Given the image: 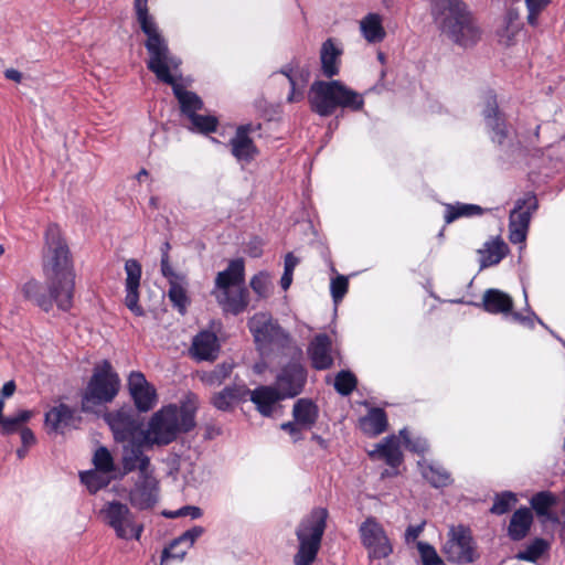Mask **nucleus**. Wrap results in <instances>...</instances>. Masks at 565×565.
Segmentation results:
<instances>
[{
	"mask_svg": "<svg viewBox=\"0 0 565 565\" xmlns=\"http://www.w3.org/2000/svg\"><path fill=\"white\" fill-rule=\"evenodd\" d=\"M81 481L87 487L90 493H95L109 484L114 476L94 469L81 472Z\"/></svg>",
	"mask_w": 565,
	"mask_h": 565,
	"instance_id": "nucleus-42",
	"label": "nucleus"
},
{
	"mask_svg": "<svg viewBox=\"0 0 565 565\" xmlns=\"http://www.w3.org/2000/svg\"><path fill=\"white\" fill-rule=\"evenodd\" d=\"M22 292L26 299L33 300L39 307L43 310L49 311L53 303H55L54 299H52L51 295L45 296L41 292V284L35 279L28 280L22 286Z\"/></svg>",
	"mask_w": 565,
	"mask_h": 565,
	"instance_id": "nucleus-41",
	"label": "nucleus"
},
{
	"mask_svg": "<svg viewBox=\"0 0 565 565\" xmlns=\"http://www.w3.org/2000/svg\"><path fill=\"white\" fill-rule=\"evenodd\" d=\"M177 514H181V516H190L192 520H195L202 516V510L199 507L185 505L178 509Z\"/></svg>",
	"mask_w": 565,
	"mask_h": 565,
	"instance_id": "nucleus-61",
	"label": "nucleus"
},
{
	"mask_svg": "<svg viewBox=\"0 0 565 565\" xmlns=\"http://www.w3.org/2000/svg\"><path fill=\"white\" fill-rule=\"evenodd\" d=\"M195 425L191 411L177 405H168L156 412L147 426L145 441L148 446H166L174 441L182 431L191 430Z\"/></svg>",
	"mask_w": 565,
	"mask_h": 565,
	"instance_id": "nucleus-5",
	"label": "nucleus"
},
{
	"mask_svg": "<svg viewBox=\"0 0 565 565\" xmlns=\"http://www.w3.org/2000/svg\"><path fill=\"white\" fill-rule=\"evenodd\" d=\"M319 416L318 406L309 398H299L292 407V417L305 429H311Z\"/></svg>",
	"mask_w": 565,
	"mask_h": 565,
	"instance_id": "nucleus-33",
	"label": "nucleus"
},
{
	"mask_svg": "<svg viewBox=\"0 0 565 565\" xmlns=\"http://www.w3.org/2000/svg\"><path fill=\"white\" fill-rule=\"evenodd\" d=\"M550 2L551 0H525V6L527 10L542 12Z\"/></svg>",
	"mask_w": 565,
	"mask_h": 565,
	"instance_id": "nucleus-63",
	"label": "nucleus"
},
{
	"mask_svg": "<svg viewBox=\"0 0 565 565\" xmlns=\"http://www.w3.org/2000/svg\"><path fill=\"white\" fill-rule=\"evenodd\" d=\"M248 327L262 353H265L270 345L287 349L291 344L290 334L267 312L255 313L249 319Z\"/></svg>",
	"mask_w": 565,
	"mask_h": 565,
	"instance_id": "nucleus-9",
	"label": "nucleus"
},
{
	"mask_svg": "<svg viewBox=\"0 0 565 565\" xmlns=\"http://www.w3.org/2000/svg\"><path fill=\"white\" fill-rule=\"evenodd\" d=\"M205 532L204 527L195 525L188 531L183 532L179 537L172 541V547L184 545L186 548H191L195 541L203 535Z\"/></svg>",
	"mask_w": 565,
	"mask_h": 565,
	"instance_id": "nucleus-55",
	"label": "nucleus"
},
{
	"mask_svg": "<svg viewBox=\"0 0 565 565\" xmlns=\"http://www.w3.org/2000/svg\"><path fill=\"white\" fill-rule=\"evenodd\" d=\"M434 22L449 40L468 47L481 38V30L462 0H431Z\"/></svg>",
	"mask_w": 565,
	"mask_h": 565,
	"instance_id": "nucleus-3",
	"label": "nucleus"
},
{
	"mask_svg": "<svg viewBox=\"0 0 565 565\" xmlns=\"http://www.w3.org/2000/svg\"><path fill=\"white\" fill-rule=\"evenodd\" d=\"M359 427L365 435L375 437L387 429V416L382 408L372 407L359 419Z\"/></svg>",
	"mask_w": 565,
	"mask_h": 565,
	"instance_id": "nucleus-31",
	"label": "nucleus"
},
{
	"mask_svg": "<svg viewBox=\"0 0 565 565\" xmlns=\"http://www.w3.org/2000/svg\"><path fill=\"white\" fill-rule=\"evenodd\" d=\"M189 120L191 122L190 129L202 134L215 131L218 124L216 117L211 115H200L196 113L190 116Z\"/></svg>",
	"mask_w": 565,
	"mask_h": 565,
	"instance_id": "nucleus-46",
	"label": "nucleus"
},
{
	"mask_svg": "<svg viewBox=\"0 0 565 565\" xmlns=\"http://www.w3.org/2000/svg\"><path fill=\"white\" fill-rule=\"evenodd\" d=\"M255 130L250 124L237 127L235 135L230 139L228 147L232 156L239 163H249L258 154V149L250 138V132Z\"/></svg>",
	"mask_w": 565,
	"mask_h": 565,
	"instance_id": "nucleus-17",
	"label": "nucleus"
},
{
	"mask_svg": "<svg viewBox=\"0 0 565 565\" xmlns=\"http://www.w3.org/2000/svg\"><path fill=\"white\" fill-rule=\"evenodd\" d=\"M120 379L108 361L94 369L83 396V408L110 403L118 394Z\"/></svg>",
	"mask_w": 565,
	"mask_h": 565,
	"instance_id": "nucleus-7",
	"label": "nucleus"
},
{
	"mask_svg": "<svg viewBox=\"0 0 565 565\" xmlns=\"http://www.w3.org/2000/svg\"><path fill=\"white\" fill-rule=\"evenodd\" d=\"M360 31L364 40L369 43H380L386 32L383 26V19L379 13L370 12L360 21Z\"/></svg>",
	"mask_w": 565,
	"mask_h": 565,
	"instance_id": "nucleus-32",
	"label": "nucleus"
},
{
	"mask_svg": "<svg viewBox=\"0 0 565 565\" xmlns=\"http://www.w3.org/2000/svg\"><path fill=\"white\" fill-rule=\"evenodd\" d=\"M186 281H174L169 284L168 296L173 306L179 310L180 313H184L186 311V307L189 305V298L185 289Z\"/></svg>",
	"mask_w": 565,
	"mask_h": 565,
	"instance_id": "nucleus-43",
	"label": "nucleus"
},
{
	"mask_svg": "<svg viewBox=\"0 0 565 565\" xmlns=\"http://www.w3.org/2000/svg\"><path fill=\"white\" fill-rule=\"evenodd\" d=\"M159 482L153 475V469L139 472L128 498L130 503L140 509L151 508L158 500Z\"/></svg>",
	"mask_w": 565,
	"mask_h": 565,
	"instance_id": "nucleus-14",
	"label": "nucleus"
},
{
	"mask_svg": "<svg viewBox=\"0 0 565 565\" xmlns=\"http://www.w3.org/2000/svg\"><path fill=\"white\" fill-rule=\"evenodd\" d=\"M126 271V296L125 305L136 316H143L145 311L139 306V286L141 279V265L136 259H128L125 263Z\"/></svg>",
	"mask_w": 565,
	"mask_h": 565,
	"instance_id": "nucleus-19",
	"label": "nucleus"
},
{
	"mask_svg": "<svg viewBox=\"0 0 565 565\" xmlns=\"http://www.w3.org/2000/svg\"><path fill=\"white\" fill-rule=\"evenodd\" d=\"M551 550V543L542 537H536L527 543L523 550H520L515 554V558L519 561L536 563L541 557L548 553Z\"/></svg>",
	"mask_w": 565,
	"mask_h": 565,
	"instance_id": "nucleus-39",
	"label": "nucleus"
},
{
	"mask_svg": "<svg viewBox=\"0 0 565 565\" xmlns=\"http://www.w3.org/2000/svg\"><path fill=\"white\" fill-rule=\"evenodd\" d=\"M42 269L47 292L58 309L68 311L73 306L76 274L71 250L56 224L45 230Z\"/></svg>",
	"mask_w": 565,
	"mask_h": 565,
	"instance_id": "nucleus-2",
	"label": "nucleus"
},
{
	"mask_svg": "<svg viewBox=\"0 0 565 565\" xmlns=\"http://www.w3.org/2000/svg\"><path fill=\"white\" fill-rule=\"evenodd\" d=\"M220 352V343L214 332L204 330L198 333L193 340L190 353L198 361H214Z\"/></svg>",
	"mask_w": 565,
	"mask_h": 565,
	"instance_id": "nucleus-23",
	"label": "nucleus"
},
{
	"mask_svg": "<svg viewBox=\"0 0 565 565\" xmlns=\"http://www.w3.org/2000/svg\"><path fill=\"white\" fill-rule=\"evenodd\" d=\"M425 526V522L418 524V525H409L406 529L405 532V541L406 543H411L417 540V537L420 535Z\"/></svg>",
	"mask_w": 565,
	"mask_h": 565,
	"instance_id": "nucleus-60",
	"label": "nucleus"
},
{
	"mask_svg": "<svg viewBox=\"0 0 565 565\" xmlns=\"http://www.w3.org/2000/svg\"><path fill=\"white\" fill-rule=\"evenodd\" d=\"M307 383V370L298 361H290L279 369L274 386L285 398L299 395Z\"/></svg>",
	"mask_w": 565,
	"mask_h": 565,
	"instance_id": "nucleus-13",
	"label": "nucleus"
},
{
	"mask_svg": "<svg viewBox=\"0 0 565 565\" xmlns=\"http://www.w3.org/2000/svg\"><path fill=\"white\" fill-rule=\"evenodd\" d=\"M169 249L170 244L164 243L162 247V256H161V273L168 279V282L181 281L184 280V275L178 274L173 270L169 262Z\"/></svg>",
	"mask_w": 565,
	"mask_h": 565,
	"instance_id": "nucleus-54",
	"label": "nucleus"
},
{
	"mask_svg": "<svg viewBox=\"0 0 565 565\" xmlns=\"http://www.w3.org/2000/svg\"><path fill=\"white\" fill-rule=\"evenodd\" d=\"M443 553L452 563L468 564L477 557L476 543L470 529L463 525L449 527Z\"/></svg>",
	"mask_w": 565,
	"mask_h": 565,
	"instance_id": "nucleus-10",
	"label": "nucleus"
},
{
	"mask_svg": "<svg viewBox=\"0 0 565 565\" xmlns=\"http://www.w3.org/2000/svg\"><path fill=\"white\" fill-rule=\"evenodd\" d=\"M508 246L500 238H492L487 241L483 246L478 249L480 256V269H484L490 266L499 264L507 255Z\"/></svg>",
	"mask_w": 565,
	"mask_h": 565,
	"instance_id": "nucleus-29",
	"label": "nucleus"
},
{
	"mask_svg": "<svg viewBox=\"0 0 565 565\" xmlns=\"http://www.w3.org/2000/svg\"><path fill=\"white\" fill-rule=\"evenodd\" d=\"M329 513L326 508H315L296 529L298 550L294 556L295 565H311L318 555L322 536L327 527Z\"/></svg>",
	"mask_w": 565,
	"mask_h": 565,
	"instance_id": "nucleus-6",
	"label": "nucleus"
},
{
	"mask_svg": "<svg viewBox=\"0 0 565 565\" xmlns=\"http://www.w3.org/2000/svg\"><path fill=\"white\" fill-rule=\"evenodd\" d=\"M147 1L135 0L137 21L147 35L145 43L149 53L147 66L159 81L172 86L182 114L189 118L202 109L203 102L195 93L186 90L181 84L177 83L175 75L181 61L170 54L166 40L160 34L153 18L149 14Z\"/></svg>",
	"mask_w": 565,
	"mask_h": 565,
	"instance_id": "nucleus-1",
	"label": "nucleus"
},
{
	"mask_svg": "<svg viewBox=\"0 0 565 565\" xmlns=\"http://www.w3.org/2000/svg\"><path fill=\"white\" fill-rule=\"evenodd\" d=\"M249 285L259 298H268L273 294V279L270 274L267 271H259L253 276Z\"/></svg>",
	"mask_w": 565,
	"mask_h": 565,
	"instance_id": "nucleus-44",
	"label": "nucleus"
},
{
	"mask_svg": "<svg viewBox=\"0 0 565 565\" xmlns=\"http://www.w3.org/2000/svg\"><path fill=\"white\" fill-rule=\"evenodd\" d=\"M348 288L349 280L348 277L343 275H338L331 280L330 292L334 305H338L342 301L343 297L348 292Z\"/></svg>",
	"mask_w": 565,
	"mask_h": 565,
	"instance_id": "nucleus-56",
	"label": "nucleus"
},
{
	"mask_svg": "<svg viewBox=\"0 0 565 565\" xmlns=\"http://www.w3.org/2000/svg\"><path fill=\"white\" fill-rule=\"evenodd\" d=\"M189 548L181 547L179 545L178 547H172V543L169 545V547L164 548L161 556V565H166L169 558H174L178 561H182L186 554Z\"/></svg>",
	"mask_w": 565,
	"mask_h": 565,
	"instance_id": "nucleus-57",
	"label": "nucleus"
},
{
	"mask_svg": "<svg viewBox=\"0 0 565 565\" xmlns=\"http://www.w3.org/2000/svg\"><path fill=\"white\" fill-rule=\"evenodd\" d=\"M480 307L488 313L502 315L510 318L511 312H513L514 302L509 294L500 289L490 288L483 292Z\"/></svg>",
	"mask_w": 565,
	"mask_h": 565,
	"instance_id": "nucleus-25",
	"label": "nucleus"
},
{
	"mask_svg": "<svg viewBox=\"0 0 565 565\" xmlns=\"http://www.w3.org/2000/svg\"><path fill=\"white\" fill-rule=\"evenodd\" d=\"M524 297H525V302H526L525 315L513 311V312H511L510 319L513 322H518L527 329H534L535 322L540 323L544 328H547L545 326V323L536 316V313L527 305V295H526L525 290H524Z\"/></svg>",
	"mask_w": 565,
	"mask_h": 565,
	"instance_id": "nucleus-47",
	"label": "nucleus"
},
{
	"mask_svg": "<svg viewBox=\"0 0 565 565\" xmlns=\"http://www.w3.org/2000/svg\"><path fill=\"white\" fill-rule=\"evenodd\" d=\"M417 550L423 565H445L433 545L426 542H417Z\"/></svg>",
	"mask_w": 565,
	"mask_h": 565,
	"instance_id": "nucleus-52",
	"label": "nucleus"
},
{
	"mask_svg": "<svg viewBox=\"0 0 565 565\" xmlns=\"http://www.w3.org/2000/svg\"><path fill=\"white\" fill-rule=\"evenodd\" d=\"M398 436L404 441L405 447L413 452L424 454L428 450L427 440L419 436L412 437L406 428L401 429Z\"/></svg>",
	"mask_w": 565,
	"mask_h": 565,
	"instance_id": "nucleus-50",
	"label": "nucleus"
},
{
	"mask_svg": "<svg viewBox=\"0 0 565 565\" xmlns=\"http://www.w3.org/2000/svg\"><path fill=\"white\" fill-rule=\"evenodd\" d=\"M34 413L29 409H21L10 416L0 418V431L2 435L20 433L21 428L33 417Z\"/></svg>",
	"mask_w": 565,
	"mask_h": 565,
	"instance_id": "nucleus-40",
	"label": "nucleus"
},
{
	"mask_svg": "<svg viewBox=\"0 0 565 565\" xmlns=\"http://www.w3.org/2000/svg\"><path fill=\"white\" fill-rule=\"evenodd\" d=\"M232 372V365L231 364H220L217 365L210 374L209 381L211 383H221L223 380H225Z\"/></svg>",
	"mask_w": 565,
	"mask_h": 565,
	"instance_id": "nucleus-58",
	"label": "nucleus"
},
{
	"mask_svg": "<svg viewBox=\"0 0 565 565\" xmlns=\"http://www.w3.org/2000/svg\"><path fill=\"white\" fill-rule=\"evenodd\" d=\"M281 73L288 78L291 87L287 97L288 102L295 103L302 99L303 87L308 81L309 74L297 67H294L292 65L284 67Z\"/></svg>",
	"mask_w": 565,
	"mask_h": 565,
	"instance_id": "nucleus-36",
	"label": "nucleus"
},
{
	"mask_svg": "<svg viewBox=\"0 0 565 565\" xmlns=\"http://www.w3.org/2000/svg\"><path fill=\"white\" fill-rule=\"evenodd\" d=\"M124 443L121 456L124 475L135 470H138L139 473L153 469L150 463V458L143 452V447L147 445L145 438L142 440L132 438Z\"/></svg>",
	"mask_w": 565,
	"mask_h": 565,
	"instance_id": "nucleus-18",
	"label": "nucleus"
},
{
	"mask_svg": "<svg viewBox=\"0 0 565 565\" xmlns=\"http://www.w3.org/2000/svg\"><path fill=\"white\" fill-rule=\"evenodd\" d=\"M94 466L95 469L100 470L107 475L114 476L115 463L113 456L105 447H99L94 454Z\"/></svg>",
	"mask_w": 565,
	"mask_h": 565,
	"instance_id": "nucleus-48",
	"label": "nucleus"
},
{
	"mask_svg": "<svg viewBox=\"0 0 565 565\" xmlns=\"http://www.w3.org/2000/svg\"><path fill=\"white\" fill-rule=\"evenodd\" d=\"M21 443L24 447H30L35 444V436L29 427L21 428L20 431Z\"/></svg>",
	"mask_w": 565,
	"mask_h": 565,
	"instance_id": "nucleus-62",
	"label": "nucleus"
},
{
	"mask_svg": "<svg viewBox=\"0 0 565 565\" xmlns=\"http://www.w3.org/2000/svg\"><path fill=\"white\" fill-rule=\"evenodd\" d=\"M343 53L341 44L330 38L326 40L320 49V62L322 74L332 78L340 72V58Z\"/></svg>",
	"mask_w": 565,
	"mask_h": 565,
	"instance_id": "nucleus-27",
	"label": "nucleus"
},
{
	"mask_svg": "<svg viewBox=\"0 0 565 565\" xmlns=\"http://www.w3.org/2000/svg\"><path fill=\"white\" fill-rule=\"evenodd\" d=\"M212 295L225 313L235 316L243 312L249 302L248 290L244 285L212 291Z\"/></svg>",
	"mask_w": 565,
	"mask_h": 565,
	"instance_id": "nucleus-21",
	"label": "nucleus"
},
{
	"mask_svg": "<svg viewBox=\"0 0 565 565\" xmlns=\"http://www.w3.org/2000/svg\"><path fill=\"white\" fill-rule=\"evenodd\" d=\"M103 522L114 530L120 540H140L143 524L129 507L120 501L106 502L99 511Z\"/></svg>",
	"mask_w": 565,
	"mask_h": 565,
	"instance_id": "nucleus-8",
	"label": "nucleus"
},
{
	"mask_svg": "<svg viewBox=\"0 0 565 565\" xmlns=\"http://www.w3.org/2000/svg\"><path fill=\"white\" fill-rule=\"evenodd\" d=\"M281 429L288 433L291 439L296 443L302 439V430H306L297 420L287 422L281 424Z\"/></svg>",
	"mask_w": 565,
	"mask_h": 565,
	"instance_id": "nucleus-59",
	"label": "nucleus"
},
{
	"mask_svg": "<svg viewBox=\"0 0 565 565\" xmlns=\"http://www.w3.org/2000/svg\"><path fill=\"white\" fill-rule=\"evenodd\" d=\"M520 28L518 10L513 8L508 9L502 18L501 24L497 29L499 42L504 45H511Z\"/></svg>",
	"mask_w": 565,
	"mask_h": 565,
	"instance_id": "nucleus-34",
	"label": "nucleus"
},
{
	"mask_svg": "<svg viewBox=\"0 0 565 565\" xmlns=\"http://www.w3.org/2000/svg\"><path fill=\"white\" fill-rule=\"evenodd\" d=\"M238 399L237 391L233 387H225L213 397V405L221 411L230 409Z\"/></svg>",
	"mask_w": 565,
	"mask_h": 565,
	"instance_id": "nucleus-51",
	"label": "nucleus"
},
{
	"mask_svg": "<svg viewBox=\"0 0 565 565\" xmlns=\"http://www.w3.org/2000/svg\"><path fill=\"white\" fill-rule=\"evenodd\" d=\"M530 503L539 516H550V510L556 503V498L548 491H541L532 497Z\"/></svg>",
	"mask_w": 565,
	"mask_h": 565,
	"instance_id": "nucleus-45",
	"label": "nucleus"
},
{
	"mask_svg": "<svg viewBox=\"0 0 565 565\" xmlns=\"http://www.w3.org/2000/svg\"><path fill=\"white\" fill-rule=\"evenodd\" d=\"M307 352L316 370H327L333 363L331 340L327 334L316 335L308 345Z\"/></svg>",
	"mask_w": 565,
	"mask_h": 565,
	"instance_id": "nucleus-26",
	"label": "nucleus"
},
{
	"mask_svg": "<svg viewBox=\"0 0 565 565\" xmlns=\"http://www.w3.org/2000/svg\"><path fill=\"white\" fill-rule=\"evenodd\" d=\"M105 419L109 425L116 441H127L136 438L139 424L131 411L119 409L106 414Z\"/></svg>",
	"mask_w": 565,
	"mask_h": 565,
	"instance_id": "nucleus-20",
	"label": "nucleus"
},
{
	"mask_svg": "<svg viewBox=\"0 0 565 565\" xmlns=\"http://www.w3.org/2000/svg\"><path fill=\"white\" fill-rule=\"evenodd\" d=\"M308 100L311 110L321 117L331 116L337 108L359 111L364 106L362 94L335 79L315 81L310 86Z\"/></svg>",
	"mask_w": 565,
	"mask_h": 565,
	"instance_id": "nucleus-4",
	"label": "nucleus"
},
{
	"mask_svg": "<svg viewBox=\"0 0 565 565\" xmlns=\"http://www.w3.org/2000/svg\"><path fill=\"white\" fill-rule=\"evenodd\" d=\"M356 386V377L350 371H340L334 380V388L335 391L347 396L353 392Z\"/></svg>",
	"mask_w": 565,
	"mask_h": 565,
	"instance_id": "nucleus-49",
	"label": "nucleus"
},
{
	"mask_svg": "<svg viewBox=\"0 0 565 565\" xmlns=\"http://www.w3.org/2000/svg\"><path fill=\"white\" fill-rule=\"evenodd\" d=\"M127 382L129 394L139 412L147 413L157 405V390L147 381L142 372L132 371Z\"/></svg>",
	"mask_w": 565,
	"mask_h": 565,
	"instance_id": "nucleus-15",
	"label": "nucleus"
},
{
	"mask_svg": "<svg viewBox=\"0 0 565 565\" xmlns=\"http://www.w3.org/2000/svg\"><path fill=\"white\" fill-rule=\"evenodd\" d=\"M74 417V409L66 404H58L45 414V425L54 431L68 426Z\"/></svg>",
	"mask_w": 565,
	"mask_h": 565,
	"instance_id": "nucleus-37",
	"label": "nucleus"
},
{
	"mask_svg": "<svg viewBox=\"0 0 565 565\" xmlns=\"http://www.w3.org/2000/svg\"><path fill=\"white\" fill-rule=\"evenodd\" d=\"M359 534L370 558H385L392 554L393 546L386 531L375 518H366L359 527Z\"/></svg>",
	"mask_w": 565,
	"mask_h": 565,
	"instance_id": "nucleus-11",
	"label": "nucleus"
},
{
	"mask_svg": "<svg viewBox=\"0 0 565 565\" xmlns=\"http://www.w3.org/2000/svg\"><path fill=\"white\" fill-rule=\"evenodd\" d=\"M369 456L372 460L384 461L387 466L397 468L403 462L399 436L385 437L369 451Z\"/></svg>",
	"mask_w": 565,
	"mask_h": 565,
	"instance_id": "nucleus-22",
	"label": "nucleus"
},
{
	"mask_svg": "<svg viewBox=\"0 0 565 565\" xmlns=\"http://www.w3.org/2000/svg\"><path fill=\"white\" fill-rule=\"evenodd\" d=\"M298 264L299 258H297L292 253H288L285 256L284 271L294 274V270Z\"/></svg>",
	"mask_w": 565,
	"mask_h": 565,
	"instance_id": "nucleus-64",
	"label": "nucleus"
},
{
	"mask_svg": "<svg viewBox=\"0 0 565 565\" xmlns=\"http://www.w3.org/2000/svg\"><path fill=\"white\" fill-rule=\"evenodd\" d=\"M537 207V199L533 194H526L515 202L509 220V238L513 244H520L526 239L532 214Z\"/></svg>",
	"mask_w": 565,
	"mask_h": 565,
	"instance_id": "nucleus-12",
	"label": "nucleus"
},
{
	"mask_svg": "<svg viewBox=\"0 0 565 565\" xmlns=\"http://www.w3.org/2000/svg\"><path fill=\"white\" fill-rule=\"evenodd\" d=\"M422 476L435 488H443L451 482L449 472L440 465L429 462L426 459L419 460Z\"/></svg>",
	"mask_w": 565,
	"mask_h": 565,
	"instance_id": "nucleus-35",
	"label": "nucleus"
},
{
	"mask_svg": "<svg viewBox=\"0 0 565 565\" xmlns=\"http://www.w3.org/2000/svg\"><path fill=\"white\" fill-rule=\"evenodd\" d=\"M444 206L446 224H450L461 217H472L483 214V209L477 204L456 202L454 204L446 203Z\"/></svg>",
	"mask_w": 565,
	"mask_h": 565,
	"instance_id": "nucleus-38",
	"label": "nucleus"
},
{
	"mask_svg": "<svg viewBox=\"0 0 565 565\" xmlns=\"http://www.w3.org/2000/svg\"><path fill=\"white\" fill-rule=\"evenodd\" d=\"M245 282V264L242 258L232 259L226 269L217 273L212 291L237 287Z\"/></svg>",
	"mask_w": 565,
	"mask_h": 565,
	"instance_id": "nucleus-28",
	"label": "nucleus"
},
{
	"mask_svg": "<svg viewBox=\"0 0 565 565\" xmlns=\"http://www.w3.org/2000/svg\"><path fill=\"white\" fill-rule=\"evenodd\" d=\"M486 126L490 129L491 140L501 147L511 145V134L507 128L505 119L500 113L494 96L489 95L482 111Z\"/></svg>",
	"mask_w": 565,
	"mask_h": 565,
	"instance_id": "nucleus-16",
	"label": "nucleus"
},
{
	"mask_svg": "<svg viewBox=\"0 0 565 565\" xmlns=\"http://www.w3.org/2000/svg\"><path fill=\"white\" fill-rule=\"evenodd\" d=\"M516 503V495L513 492L507 491L498 494L494 499L491 512L493 514H504Z\"/></svg>",
	"mask_w": 565,
	"mask_h": 565,
	"instance_id": "nucleus-53",
	"label": "nucleus"
},
{
	"mask_svg": "<svg viewBox=\"0 0 565 565\" xmlns=\"http://www.w3.org/2000/svg\"><path fill=\"white\" fill-rule=\"evenodd\" d=\"M533 523V514L529 508H520L512 514L508 526V535L512 541L523 540Z\"/></svg>",
	"mask_w": 565,
	"mask_h": 565,
	"instance_id": "nucleus-30",
	"label": "nucleus"
},
{
	"mask_svg": "<svg viewBox=\"0 0 565 565\" xmlns=\"http://www.w3.org/2000/svg\"><path fill=\"white\" fill-rule=\"evenodd\" d=\"M249 398L265 417L271 416L278 403L286 399L274 385H260L249 391Z\"/></svg>",
	"mask_w": 565,
	"mask_h": 565,
	"instance_id": "nucleus-24",
	"label": "nucleus"
}]
</instances>
